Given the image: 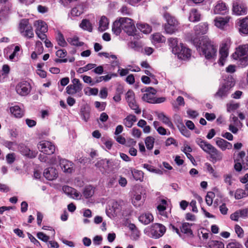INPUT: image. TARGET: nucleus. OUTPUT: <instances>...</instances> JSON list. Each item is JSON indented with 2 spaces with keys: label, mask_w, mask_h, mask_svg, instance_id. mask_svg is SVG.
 <instances>
[{
  "label": "nucleus",
  "mask_w": 248,
  "mask_h": 248,
  "mask_svg": "<svg viewBox=\"0 0 248 248\" xmlns=\"http://www.w3.org/2000/svg\"><path fill=\"white\" fill-rule=\"evenodd\" d=\"M193 43L200 54L203 55L206 59H214L216 57L217 49L206 36H203L201 40L195 38L193 39Z\"/></svg>",
  "instance_id": "1"
},
{
  "label": "nucleus",
  "mask_w": 248,
  "mask_h": 248,
  "mask_svg": "<svg viewBox=\"0 0 248 248\" xmlns=\"http://www.w3.org/2000/svg\"><path fill=\"white\" fill-rule=\"evenodd\" d=\"M195 142L205 153L210 155L213 162L222 160L223 156L222 153L212 144L200 138H197Z\"/></svg>",
  "instance_id": "2"
},
{
  "label": "nucleus",
  "mask_w": 248,
  "mask_h": 248,
  "mask_svg": "<svg viewBox=\"0 0 248 248\" xmlns=\"http://www.w3.org/2000/svg\"><path fill=\"white\" fill-rule=\"evenodd\" d=\"M234 85V79L232 77H228L219 86L217 91L214 95L215 97L220 99L226 98Z\"/></svg>",
  "instance_id": "3"
},
{
  "label": "nucleus",
  "mask_w": 248,
  "mask_h": 248,
  "mask_svg": "<svg viewBox=\"0 0 248 248\" xmlns=\"http://www.w3.org/2000/svg\"><path fill=\"white\" fill-rule=\"evenodd\" d=\"M164 17L167 21L165 25V30L167 33L171 34L178 31L179 22L174 16L166 13Z\"/></svg>",
  "instance_id": "4"
},
{
  "label": "nucleus",
  "mask_w": 248,
  "mask_h": 248,
  "mask_svg": "<svg viewBox=\"0 0 248 248\" xmlns=\"http://www.w3.org/2000/svg\"><path fill=\"white\" fill-rule=\"evenodd\" d=\"M19 31L22 36L27 39L32 38L34 36L33 28L29 23L28 19H22L20 20Z\"/></svg>",
  "instance_id": "5"
},
{
  "label": "nucleus",
  "mask_w": 248,
  "mask_h": 248,
  "mask_svg": "<svg viewBox=\"0 0 248 248\" xmlns=\"http://www.w3.org/2000/svg\"><path fill=\"white\" fill-rule=\"evenodd\" d=\"M39 150L44 154L51 155L55 151V146L52 142L47 140H42L37 145Z\"/></svg>",
  "instance_id": "6"
},
{
  "label": "nucleus",
  "mask_w": 248,
  "mask_h": 248,
  "mask_svg": "<svg viewBox=\"0 0 248 248\" xmlns=\"http://www.w3.org/2000/svg\"><path fill=\"white\" fill-rule=\"evenodd\" d=\"M122 23V29L129 35H134L136 29L132 19L128 17H121Z\"/></svg>",
  "instance_id": "7"
},
{
  "label": "nucleus",
  "mask_w": 248,
  "mask_h": 248,
  "mask_svg": "<svg viewBox=\"0 0 248 248\" xmlns=\"http://www.w3.org/2000/svg\"><path fill=\"white\" fill-rule=\"evenodd\" d=\"M166 227L161 224L155 223L152 225L150 231V236L155 239L159 238L166 232Z\"/></svg>",
  "instance_id": "8"
},
{
  "label": "nucleus",
  "mask_w": 248,
  "mask_h": 248,
  "mask_svg": "<svg viewBox=\"0 0 248 248\" xmlns=\"http://www.w3.org/2000/svg\"><path fill=\"white\" fill-rule=\"evenodd\" d=\"M72 82L73 84L69 85L66 87V92L68 94H74L82 90V85L78 79L74 78Z\"/></svg>",
  "instance_id": "9"
},
{
  "label": "nucleus",
  "mask_w": 248,
  "mask_h": 248,
  "mask_svg": "<svg viewBox=\"0 0 248 248\" xmlns=\"http://www.w3.org/2000/svg\"><path fill=\"white\" fill-rule=\"evenodd\" d=\"M248 45H240L235 48V52L232 55V59L238 60L240 57L248 55Z\"/></svg>",
  "instance_id": "10"
},
{
  "label": "nucleus",
  "mask_w": 248,
  "mask_h": 248,
  "mask_svg": "<svg viewBox=\"0 0 248 248\" xmlns=\"http://www.w3.org/2000/svg\"><path fill=\"white\" fill-rule=\"evenodd\" d=\"M16 90L17 93L19 95L25 96L30 92V85L26 81L21 82L16 86Z\"/></svg>",
  "instance_id": "11"
},
{
  "label": "nucleus",
  "mask_w": 248,
  "mask_h": 248,
  "mask_svg": "<svg viewBox=\"0 0 248 248\" xmlns=\"http://www.w3.org/2000/svg\"><path fill=\"white\" fill-rule=\"evenodd\" d=\"M112 208L115 214H121L126 216L124 210L127 209L126 205L123 201H116L113 203Z\"/></svg>",
  "instance_id": "12"
},
{
  "label": "nucleus",
  "mask_w": 248,
  "mask_h": 248,
  "mask_svg": "<svg viewBox=\"0 0 248 248\" xmlns=\"http://www.w3.org/2000/svg\"><path fill=\"white\" fill-rule=\"evenodd\" d=\"M59 163L61 169L64 172L70 173L74 170V164L72 162L61 158L59 160Z\"/></svg>",
  "instance_id": "13"
},
{
  "label": "nucleus",
  "mask_w": 248,
  "mask_h": 248,
  "mask_svg": "<svg viewBox=\"0 0 248 248\" xmlns=\"http://www.w3.org/2000/svg\"><path fill=\"white\" fill-rule=\"evenodd\" d=\"M232 12L238 16L246 15L247 12V8L243 4L235 2L233 3Z\"/></svg>",
  "instance_id": "14"
},
{
  "label": "nucleus",
  "mask_w": 248,
  "mask_h": 248,
  "mask_svg": "<svg viewBox=\"0 0 248 248\" xmlns=\"http://www.w3.org/2000/svg\"><path fill=\"white\" fill-rule=\"evenodd\" d=\"M245 155V152L242 151L239 153L235 158H234V169L236 171L239 172L242 170L241 160L244 159Z\"/></svg>",
  "instance_id": "15"
},
{
  "label": "nucleus",
  "mask_w": 248,
  "mask_h": 248,
  "mask_svg": "<svg viewBox=\"0 0 248 248\" xmlns=\"http://www.w3.org/2000/svg\"><path fill=\"white\" fill-rule=\"evenodd\" d=\"M19 150L22 155L29 158L35 157L37 154V152L31 150L30 148L23 144L19 145Z\"/></svg>",
  "instance_id": "16"
},
{
  "label": "nucleus",
  "mask_w": 248,
  "mask_h": 248,
  "mask_svg": "<svg viewBox=\"0 0 248 248\" xmlns=\"http://www.w3.org/2000/svg\"><path fill=\"white\" fill-rule=\"evenodd\" d=\"M175 54H177L179 58L182 60H187L191 56V50L184 46L183 44H181L180 50L178 53H175Z\"/></svg>",
  "instance_id": "17"
},
{
  "label": "nucleus",
  "mask_w": 248,
  "mask_h": 248,
  "mask_svg": "<svg viewBox=\"0 0 248 248\" xmlns=\"http://www.w3.org/2000/svg\"><path fill=\"white\" fill-rule=\"evenodd\" d=\"M44 176L48 180L51 181L57 177L58 172L56 169L49 167L45 170Z\"/></svg>",
  "instance_id": "18"
},
{
  "label": "nucleus",
  "mask_w": 248,
  "mask_h": 248,
  "mask_svg": "<svg viewBox=\"0 0 248 248\" xmlns=\"http://www.w3.org/2000/svg\"><path fill=\"white\" fill-rule=\"evenodd\" d=\"M109 160L105 159L97 162L95 166L99 168L102 173H104L109 170Z\"/></svg>",
  "instance_id": "19"
},
{
  "label": "nucleus",
  "mask_w": 248,
  "mask_h": 248,
  "mask_svg": "<svg viewBox=\"0 0 248 248\" xmlns=\"http://www.w3.org/2000/svg\"><path fill=\"white\" fill-rule=\"evenodd\" d=\"M10 110L11 113L16 118H21L24 116L25 109L19 106L16 105L10 107Z\"/></svg>",
  "instance_id": "20"
},
{
  "label": "nucleus",
  "mask_w": 248,
  "mask_h": 248,
  "mask_svg": "<svg viewBox=\"0 0 248 248\" xmlns=\"http://www.w3.org/2000/svg\"><path fill=\"white\" fill-rule=\"evenodd\" d=\"M228 12L226 4L222 1H218L214 9L215 14L224 15Z\"/></svg>",
  "instance_id": "21"
},
{
  "label": "nucleus",
  "mask_w": 248,
  "mask_h": 248,
  "mask_svg": "<svg viewBox=\"0 0 248 248\" xmlns=\"http://www.w3.org/2000/svg\"><path fill=\"white\" fill-rule=\"evenodd\" d=\"M230 19V17L229 16L217 17L214 20L215 25L217 28L222 29L229 22Z\"/></svg>",
  "instance_id": "22"
},
{
  "label": "nucleus",
  "mask_w": 248,
  "mask_h": 248,
  "mask_svg": "<svg viewBox=\"0 0 248 248\" xmlns=\"http://www.w3.org/2000/svg\"><path fill=\"white\" fill-rule=\"evenodd\" d=\"M228 50L225 44H224L219 50L220 58L218 61V63L223 66L226 59L228 56Z\"/></svg>",
  "instance_id": "23"
},
{
  "label": "nucleus",
  "mask_w": 248,
  "mask_h": 248,
  "mask_svg": "<svg viewBox=\"0 0 248 248\" xmlns=\"http://www.w3.org/2000/svg\"><path fill=\"white\" fill-rule=\"evenodd\" d=\"M208 31V25L206 23H201L194 27L195 33L197 35L205 34Z\"/></svg>",
  "instance_id": "24"
},
{
  "label": "nucleus",
  "mask_w": 248,
  "mask_h": 248,
  "mask_svg": "<svg viewBox=\"0 0 248 248\" xmlns=\"http://www.w3.org/2000/svg\"><path fill=\"white\" fill-rule=\"evenodd\" d=\"M216 143L222 151H225L227 149H230L232 148V144L231 143L221 138H217Z\"/></svg>",
  "instance_id": "25"
},
{
  "label": "nucleus",
  "mask_w": 248,
  "mask_h": 248,
  "mask_svg": "<svg viewBox=\"0 0 248 248\" xmlns=\"http://www.w3.org/2000/svg\"><path fill=\"white\" fill-rule=\"evenodd\" d=\"M34 26L36 27L35 32H47V26L46 23L42 20H37L34 22Z\"/></svg>",
  "instance_id": "26"
},
{
  "label": "nucleus",
  "mask_w": 248,
  "mask_h": 248,
  "mask_svg": "<svg viewBox=\"0 0 248 248\" xmlns=\"http://www.w3.org/2000/svg\"><path fill=\"white\" fill-rule=\"evenodd\" d=\"M85 8L86 6L84 3H80L71 10V15L73 16H79L84 12Z\"/></svg>",
  "instance_id": "27"
},
{
  "label": "nucleus",
  "mask_w": 248,
  "mask_h": 248,
  "mask_svg": "<svg viewBox=\"0 0 248 248\" xmlns=\"http://www.w3.org/2000/svg\"><path fill=\"white\" fill-rule=\"evenodd\" d=\"M80 114L82 119L85 121L87 122L90 117V108L88 106H82L80 111Z\"/></svg>",
  "instance_id": "28"
},
{
  "label": "nucleus",
  "mask_w": 248,
  "mask_h": 248,
  "mask_svg": "<svg viewBox=\"0 0 248 248\" xmlns=\"http://www.w3.org/2000/svg\"><path fill=\"white\" fill-rule=\"evenodd\" d=\"M239 31L243 34H248V17H246L240 20Z\"/></svg>",
  "instance_id": "29"
},
{
  "label": "nucleus",
  "mask_w": 248,
  "mask_h": 248,
  "mask_svg": "<svg viewBox=\"0 0 248 248\" xmlns=\"http://www.w3.org/2000/svg\"><path fill=\"white\" fill-rule=\"evenodd\" d=\"M169 46L172 48L173 53H178L180 50V47L178 45V40L176 38H170L168 39Z\"/></svg>",
  "instance_id": "30"
},
{
  "label": "nucleus",
  "mask_w": 248,
  "mask_h": 248,
  "mask_svg": "<svg viewBox=\"0 0 248 248\" xmlns=\"http://www.w3.org/2000/svg\"><path fill=\"white\" fill-rule=\"evenodd\" d=\"M139 221L141 223L147 225L153 221V215L150 213H145L140 215L139 217Z\"/></svg>",
  "instance_id": "31"
},
{
  "label": "nucleus",
  "mask_w": 248,
  "mask_h": 248,
  "mask_svg": "<svg viewBox=\"0 0 248 248\" xmlns=\"http://www.w3.org/2000/svg\"><path fill=\"white\" fill-rule=\"evenodd\" d=\"M136 121L137 118L136 116L130 114L124 119V124L126 127L130 128L133 126L134 123Z\"/></svg>",
  "instance_id": "32"
},
{
  "label": "nucleus",
  "mask_w": 248,
  "mask_h": 248,
  "mask_svg": "<svg viewBox=\"0 0 248 248\" xmlns=\"http://www.w3.org/2000/svg\"><path fill=\"white\" fill-rule=\"evenodd\" d=\"M122 29V23L120 21V18L119 20H116L113 24L112 30L114 34L118 35L120 34Z\"/></svg>",
  "instance_id": "33"
},
{
  "label": "nucleus",
  "mask_w": 248,
  "mask_h": 248,
  "mask_svg": "<svg viewBox=\"0 0 248 248\" xmlns=\"http://www.w3.org/2000/svg\"><path fill=\"white\" fill-rule=\"evenodd\" d=\"M108 18L105 16H102L99 21L98 30L100 31H104L108 29Z\"/></svg>",
  "instance_id": "34"
},
{
  "label": "nucleus",
  "mask_w": 248,
  "mask_h": 248,
  "mask_svg": "<svg viewBox=\"0 0 248 248\" xmlns=\"http://www.w3.org/2000/svg\"><path fill=\"white\" fill-rule=\"evenodd\" d=\"M201 14L195 9H192L190 12L189 20L191 22H197L200 20Z\"/></svg>",
  "instance_id": "35"
},
{
  "label": "nucleus",
  "mask_w": 248,
  "mask_h": 248,
  "mask_svg": "<svg viewBox=\"0 0 248 248\" xmlns=\"http://www.w3.org/2000/svg\"><path fill=\"white\" fill-rule=\"evenodd\" d=\"M158 117L164 124L167 125L169 127L172 128L173 124L169 117L166 116L163 113H160L158 114Z\"/></svg>",
  "instance_id": "36"
},
{
  "label": "nucleus",
  "mask_w": 248,
  "mask_h": 248,
  "mask_svg": "<svg viewBox=\"0 0 248 248\" xmlns=\"http://www.w3.org/2000/svg\"><path fill=\"white\" fill-rule=\"evenodd\" d=\"M191 225L192 224L187 222L183 223L180 227L181 232L187 235H193V232L190 228Z\"/></svg>",
  "instance_id": "37"
},
{
  "label": "nucleus",
  "mask_w": 248,
  "mask_h": 248,
  "mask_svg": "<svg viewBox=\"0 0 248 248\" xmlns=\"http://www.w3.org/2000/svg\"><path fill=\"white\" fill-rule=\"evenodd\" d=\"M94 187L92 186H88L84 188L83 195L86 199H88L91 197L94 194Z\"/></svg>",
  "instance_id": "38"
},
{
  "label": "nucleus",
  "mask_w": 248,
  "mask_h": 248,
  "mask_svg": "<svg viewBox=\"0 0 248 248\" xmlns=\"http://www.w3.org/2000/svg\"><path fill=\"white\" fill-rule=\"evenodd\" d=\"M79 27L84 30H87L91 32L93 30L92 25L90 21L87 19H84L82 20L79 25Z\"/></svg>",
  "instance_id": "39"
},
{
  "label": "nucleus",
  "mask_w": 248,
  "mask_h": 248,
  "mask_svg": "<svg viewBox=\"0 0 248 248\" xmlns=\"http://www.w3.org/2000/svg\"><path fill=\"white\" fill-rule=\"evenodd\" d=\"M152 42L153 43H164L166 41L165 37L160 33H155L152 35Z\"/></svg>",
  "instance_id": "40"
},
{
  "label": "nucleus",
  "mask_w": 248,
  "mask_h": 248,
  "mask_svg": "<svg viewBox=\"0 0 248 248\" xmlns=\"http://www.w3.org/2000/svg\"><path fill=\"white\" fill-rule=\"evenodd\" d=\"M67 41L71 45L76 46H81L84 44L83 42L79 41L78 37L76 36L68 38Z\"/></svg>",
  "instance_id": "41"
},
{
  "label": "nucleus",
  "mask_w": 248,
  "mask_h": 248,
  "mask_svg": "<svg viewBox=\"0 0 248 248\" xmlns=\"http://www.w3.org/2000/svg\"><path fill=\"white\" fill-rule=\"evenodd\" d=\"M137 27L141 32L144 33H149L151 31V27L147 24L138 23Z\"/></svg>",
  "instance_id": "42"
},
{
  "label": "nucleus",
  "mask_w": 248,
  "mask_h": 248,
  "mask_svg": "<svg viewBox=\"0 0 248 248\" xmlns=\"http://www.w3.org/2000/svg\"><path fill=\"white\" fill-rule=\"evenodd\" d=\"M208 245L210 248H224L223 243L219 241H210L208 242Z\"/></svg>",
  "instance_id": "43"
},
{
  "label": "nucleus",
  "mask_w": 248,
  "mask_h": 248,
  "mask_svg": "<svg viewBox=\"0 0 248 248\" xmlns=\"http://www.w3.org/2000/svg\"><path fill=\"white\" fill-rule=\"evenodd\" d=\"M155 139L151 136L147 137L145 140V143L148 150H151L154 147Z\"/></svg>",
  "instance_id": "44"
},
{
  "label": "nucleus",
  "mask_w": 248,
  "mask_h": 248,
  "mask_svg": "<svg viewBox=\"0 0 248 248\" xmlns=\"http://www.w3.org/2000/svg\"><path fill=\"white\" fill-rule=\"evenodd\" d=\"M131 172L134 178L136 180H140V181L142 180L143 172L142 171L134 169L131 171Z\"/></svg>",
  "instance_id": "45"
},
{
  "label": "nucleus",
  "mask_w": 248,
  "mask_h": 248,
  "mask_svg": "<svg viewBox=\"0 0 248 248\" xmlns=\"http://www.w3.org/2000/svg\"><path fill=\"white\" fill-rule=\"evenodd\" d=\"M96 66L95 64L89 63L83 67L79 68L77 71L78 73L81 74L94 68Z\"/></svg>",
  "instance_id": "46"
},
{
  "label": "nucleus",
  "mask_w": 248,
  "mask_h": 248,
  "mask_svg": "<svg viewBox=\"0 0 248 248\" xmlns=\"http://www.w3.org/2000/svg\"><path fill=\"white\" fill-rule=\"evenodd\" d=\"M141 195L140 194L135 195L132 199V203L136 207L140 206L142 202L141 201Z\"/></svg>",
  "instance_id": "47"
},
{
  "label": "nucleus",
  "mask_w": 248,
  "mask_h": 248,
  "mask_svg": "<svg viewBox=\"0 0 248 248\" xmlns=\"http://www.w3.org/2000/svg\"><path fill=\"white\" fill-rule=\"evenodd\" d=\"M57 41L58 45L62 47H64L67 46V43L64 39L63 35L60 32L58 33Z\"/></svg>",
  "instance_id": "48"
},
{
  "label": "nucleus",
  "mask_w": 248,
  "mask_h": 248,
  "mask_svg": "<svg viewBox=\"0 0 248 248\" xmlns=\"http://www.w3.org/2000/svg\"><path fill=\"white\" fill-rule=\"evenodd\" d=\"M129 107L133 110L135 111V112L137 114H140L141 113V110L139 108V105L137 103L136 100H134V101H132L129 103H128Z\"/></svg>",
  "instance_id": "49"
},
{
  "label": "nucleus",
  "mask_w": 248,
  "mask_h": 248,
  "mask_svg": "<svg viewBox=\"0 0 248 248\" xmlns=\"http://www.w3.org/2000/svg\"><path fill=\"white\" fill-rule=\"evenodd\" d=\"M125 99L127 103L135 100V93L131 90H129L125 94Z\"/></svg>",
  "instance_id": "50"
},
{
  "label": "nucleus",
  "mask_w": 248,
  "mask_h": 248,
  "mask_svg": "<svg viewBox=\"0 0 248 248\" xmlns=\"http://www.w3.org/2000/svg\"><path fill=\"white\" fill-rule=\"evenodd\" d=\"M238 65L241 67H245L248 65V55L238 58Z\"/></svg>",
  "instance_id": "51"
},
{
  "label": "nucleus",
  "mask_w": 248,
  "mask_h": 248,
  "mask_svg": "<svg viewBox=\"0 0 248 248\" xmlns=\"http://www.w3.org/2000/svg\"><path fill=\"white\" fill-rule=\"evenodd\" d=\"M144 168L147 169L149 171L157 173V174H162V172L159 169H155L154 167L149 164H144L143 165Z\"/></svg>",
  "instance_id": "52"
},
{
  "label": "nucleus",
  "mask_w": 248,
  "mask_h": 248,
  "mask_svg": "<svg viewBox=\"0 0 248 248\" xmlns=\"http://www.w3.org/2000/svg\"><path fill=\"white\" fill-rule=\"evenodd\" d=\"M215 193L213 192H208L205 197V202L206 204L211 206L213 203V199L215 197Z\"/></svg>",
  "instance_id": "53"
},
{
  "label": "nucleus",
  "mask_w": 248,
  "mask_h": 248,
  "mask_svg": "<svg viewBox=\"0 0 248 248\" xmlns=\"http://www.w3.org/2000/svg\"><path fill=\"white\" fill-rule=\"evenodd\" d=\"M246 196H247L246 193L242 189H237L234 194V197L236 200L241 199Z\"/></svg>",
  "instance_id": "54"
},
{
  "label": "nucleus",
  "mask_w": 248,
  "mask_h": 248,
  "mask_svg": "<svg viewBox=\"0 0 248 248\" xmlns=\"http://www.w3.org/2000/svg\"><path fill=\"white\" fill-rule=\"evenodd\" d=\"M7 163L9 164H12L16 160V155L15 153L8 154L6 156Z\"/></svg>",
  "instance_id": "55"
},
{
  "label": "nucleus",
  "mask_w": 248,
  "mask_h": 248,
  "mask_svg": "<svg viewBox=\"0 0 248 248\" xmlns=\"http://www.w3.org/2000/svg\"><path fill=\"white\" fill-rule=\"evenodd\" d=\"M153 96L152 93H145L143 94L142 98L143 101L148 103H153L154 102Z\"/></svg>",
  "instance_id": "56"
},
{
  "label": "nucleus",
  "mask_w": 248,
  "mask_h": 248,
  "mask_svg": "<svg viewBox=\"0 0 248 248\" xmlns=\"http://www.w3.org/2000/svg\"><path fill=\"white\" fill-rule=\"evenodd\" d=\"M37 238L43 242H47L49 239V237L42 232H38L37 233Z\"/></svg>",
  "instance_id": "57"
},
{
  "label": "nucleus",
  "mask_w": 248,
  "mask_h": 248,
  "mask_svg": "<svg viewBox=\"0 0 248 248\" xmlns=\"http://www.w3.org/2000/svg\"><path fill=\"white\" fill-rule=\"evenodd\" d=\"M35 50L39 55L42 54L43 52L44 48L42 43L39 41H38L36 42Z\"/></svg>",
  "instance_id": "58"
},
{
  "label": "nucleus",
  "mask_w": 248,
  "mask_h": 248,
  "mask_svg": "<svg viewBox=\"0 0 248 248\" xmlns=\"http://www.w3.org/2000/svg\"><path fill=\"white\" fill-rule=\"evenodd\" d=\"M205 166L206 168L207 171L210 173L212 174V175L214 177H217L216 172H215L214 169L211 166L210 164L209 163H206L205 164Z\"/></svg>",
  "instance_id": "59"
},
{
  "label": "nucleus",
  "mask_w": 248,
  "mask_h": 248,
  "mask_svg": "<svg viewBox=\"0 0 248 248\" xmlns=\"http://www.w3.org/2000/svg\"><path fill=\"white\" fill-rule=\"evenodd\" d=\"M235 231L239 237H242L244 236V231L242 228L238 225L235 226Z\"/></svg>",
  "instance_id": "60"
},
{
  "label": "nucleus",
  "mask_w": 248,
  "mask_h": 248,
  "mask_svg": "<svg viewBox=\"0 0 248 248\" xmlns=\"http://www.w3.org/2000/svg\"><path fill=\"white\" fill-rule=\"evenodd\" d=\"M81 77L82 78L85 83L90 84L91 86L94 85V82L93 81L91 77L88 76H81Z\"/></svg>",
  "instance_id": "61"
},
{
  "label": "nucleus",
  "mask_w": 248,
  "mask_h": 248,
  "mask_svg": "<svg viewBox=\"0 0 248 248\" xmlns=\"http://www.w3.org/2000/svg\"><path fill=\"white\" fill-rule=\"evenodd\" d=\"M240 213V212L239 210H237L234 213L231 215L230 218L232 220L237 221L238 220L239 218L240 217H241V215Z\"/></svg>",
  "instance_id": "62"
},
{
  "label": "nucleus",
  "mask_w": 248,
  "mask_h": 248,
  "mask_svg": "<svg viewBox=\"0 0 248 248\" xmlns=\"http://www.w3.org/2000/svg\"><path fill=\"white\" fill-rule=\"evenodd\" d=\"M239 107V105L237 103L229 104L227 105V111L231 112V111L237 109Z\"/></svg>",
  "instance_id": "63"
},
{
  "label": "nucleus",
  "mask_w": 248,
  "mask_h": 248,
  "mask_svg": "<svg viewBox=\"0 0 248 248\" xmlns=\"http://www.w3.org/2000/svg\"><path fill=\"white\" fill-rule=\"evenodd\" d=\"M241 215V217L246 218L248 217V207L244 209L239 210Z\"/></svg>",
  "instance_id": "64"
}]
</instances>
